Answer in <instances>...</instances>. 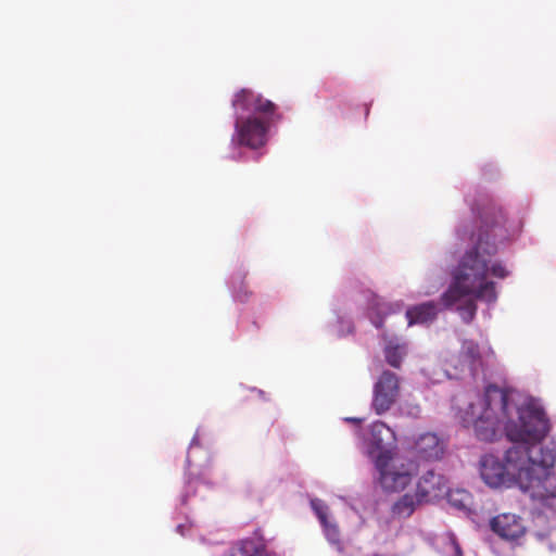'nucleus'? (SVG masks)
Returning <instances> with one entry per match:
<instances>
[{"instance_id":"nucleus-1","label":"nucleus","mask_w":556,"mask_h":556,"mask_svg":"<svg viewBox=\"0 0 556 556\" xmlns=\"http://www.w3.org/2000/svg\"><path fill=\"white\" fill-rule=\"evenodd\" d=\"M460 419L464 427L473 428L481 441H493L503 426L508 440L515 443L506 451L504 463L494 455L482 457L480 475L488 485L516 484L529 493L535 506L556 511V489L551 488L546 477L556 463V447L541 443L548 432L543 410L530 405L518 407L507 390L489 384L482 397L460 410Z\"/></svg>"},{"instance_id":"nucleus-2","label":"nucleus","mask_w":556,"mask_h":556,"mask_svg":"<svg viewBox=\"0 0 556 556\" xmlns=\"http://www.w3.org/2000/svg\"><path fill=\"white\" fill-rule=\"evenodd\" d=\"M477 230L470 233L473 247L462 258L453 274V282L441 295L443 308H451L460 299L471 295L458 307L465 323H470L477 313L476 300L493 303L497 299L495 283L486 280L489 271L494 277L505 278L508 271L501 263H491L497 252V240L505 238L506 217L501 206L493 200L481 198L472 207Z\"/></svg>"},{"instance_id":"nucleus-3","label":"nucleus","mask_w":556,"mask_h":556,"mask_svg":"<svg viewBox=\"0 0 556 556\" xmlns=\"http://www.w3.org/2000/svg\"><path fill=\"white\" fill-rule=\"evenodd\" d=\"M374 464L379 472L380 486L389 493L405 490L418 473V465L414 460L394 456L392 451L378 454Z\"/></svg>"},{"instance_id":"nucleus-4","label":"nucleus","mask_w":556,"mask_h":556,"mask_svg":"<svg viewBox=\"0 0 556 556\" xmlns=\"http://www.w3.org/2000/svg\"><path fill=\"white\" fill-rule=\"evenodd\" d=\"M232 108L235 110L251 111L254 116L267 124H273L277 115V105L262 94L254 93L251 89L243 88L239 90L232 99Z\"/></svg>"},{"instance_id":"nucleus-5","label":"nucleus","mask_w":556,"mask_h":556,"mask_svg":"<svg viewBox=\"0 0 556 556\" xmlns=\"http://www.w3.org/2000/svg\"><path fill=\"white\" fill-rule=\"evenodd\" d=\"M400 393V380L396 374L384 370L374 384L371 406L376 414L382 415L388 412Z\"/></svg>"},{"instance_id":"nucleus-6","label":"nucleus","mask_w":556,"mask_h":556,"mask_svg":"<svg viewBox=\"0 0 556 556\" xmlns=\"http://www.w3.org/2000/svg\"><path fill=\"white\" fill-rule=\"evenodd\" d=\"M236 131L239 143L250 149H258L267 141V132L270 124L251 115L245 118H237Z\"/></svg>"},{"instance_id":"nucleus-7","label":"nucleus","mask_w":556,"mask_h":556,"mask_svg":"<svg viewBox=\"0 0 556 556\" xmlns=\"http://www.w3.org/2000/svg\"><path fill=\"white\" fill-rule=\"evenodd\" d=\"M448 486L442 475L433 470L427 471L417 482L418 501L429 503L447 493Z\"/></svg>"},{"instance_id":"nucleus-8","label":"nucleus","mask_w":556,"mask_h":556,"mask_svg":"<svg viewBox=\"0 0 556 556\" xmlns=\"http://www.w3.org/2000/svg\"><path fill=\"white\" fill-rule=\"evenodd\" d=\"M410 450L421 460H439L444 454V442L433 432H426L414 441Z\"/></svg>"},{"instance_id":"nucleus-9","label":"nucleus","mask_w":556,"mask_h":556,"mask_svg":"<svg viewBox=\"0 0 556 556\" xmlns=\"http://www.w3.org/2000/svg\"><path fill=\"white\" fill-rule=\"evenodd\" d=\"M394 443L395 434L383 421H375L370 425L368 455L372 460L378 454L391 451L389 447Z\"/></svg>"},{"instance_id":"nucleus-10","label":"nucleus","mask_w":556,"mask_h":556,"mask_svg":"<svg viewBox=\"0 0 556 556\" xmlns=\"http://www.w3.org/2000/svg\"><path fill=\"white\" fill-rule=\"evenodd\" d=\"M491 529L505 540H517L526 532V527L519 516L515 514H501L492 518Z\"/></svg>"},{"instance_id":"nucleus-11","label":"nucleus","mask_w":556,"mask_h":556,"mask_svg":"<svg viewBox=\"0 0 556 556\" xmlns=\"http://www.w3.org/2000/svg\"><path fill=\"white\" fill-rule=\"evenodd\" d=\"M441 301H428L408 307L405 314L408 326H413L415 324L425 325L432 323L437 319L439 313L441 312Z\"/></svg>"},{"instance_id":"nucleus-12","label":"nucleus","mask_w":556,"mask_h":556,"mask_svg":"<svg viewBox=\"0 0 556 556\" xmlns=\"http://www.w3.org/2000/svg\"><path fill=\"white\" fill-rule=\"evenodd\" d=\"M424 502L418 501V494L416 491L414 495L407 493L394 503L392 513L397 517L407 518L415 511L416 506Z\"/></svg>"},{"instance_id":"nucleus-13","label":"nucleus","mask_w":556,"mask_h":556,"mask_svg":"<svg viewBox=\"0 0 556 556\" xmlns=\"http://www.w3.org/2000/svg\"><path fill=\"white\" fill-rule=\"evenodd\" d=\"M405 353L406 352H405L404 345L389 344L384 349L386 361L390 366H392L394 368H400Z\"/></svg>"},{"instance_id":"nucleus-14","label":"nucleus","mask_w":556,"mask_h":556,"mask_svg":"<svg viewBox=\"0 0 556 556\" xmlns=\"http://www.w3.org/2000/svg\"><path fill=\"white\" fill-rule=\"evenodd\" d=\"M534 535L535 539L549 551H556V527L538 530Z\"/></svg>"},{"instance_id":"nucleus-15","label":"nucleus","mask_w":556,"mask_h":556,"mask_svg":"<svg viewBox=\"0 0 556 556\" xmlns=\"http://www.w3.org/2000/svg\"><path fill=\"white\" fill-rule=\"evenodd\" d=\"M448 497V502L456 508L465 509L468 507L471 496L465 490H456L445 494Z\"/></svg>"},{"instance_id":"nucleus-16","label":"nucleus","mask_w":556,"mask_h":556,"mask_svg":"<svg viewBox=\"0 0 556 556\" xmlns=\"http://www.w3.org/2000/svg\"><path fill=\"white\" fill-rule=\"evenodd\" d=\"M462 353L471 362H476L480 358L479 345L472 340L464 341Z\"/></svg>"},{"instance_id":"nucleus-17","label":"nucleus","mask_w":556,"mask_h":556,"mask_svg":"<svg viewBox=\"0 0 556 556\" xmlns=\"http://www.w3.org/2000/svg\"><path fill=\"white\" fill-rule=\"evenodd\" d=\"M312 507H313L314 511L316 513L321 525L324 527H327L328 526V519H327L328 507H327V505L323 501L314 500V501H312Z\"/></svg>"},{"instance_id":"nucleus-18","label":"nucleus","mask_w":556,"mask_h":556,"mask_svg":"<svg viewBox=\"0 0 556 556\" xmlns=\"http://www.w3.org/2000/svg\"><path fill=\"white\" fill-rule=\"evenodd\" d=\"M324 528H325L326 534L330 541H332V542L339 541V531L334 525H331L328 522V526L324 527Z\"/></svg>"},{"instance_id":"nucleus-19","label":"nucleus","mask_w":556,"mask_h":556,"mask_svg":"<svg viewBox=\"0 0 556 556\" xmlns=\"http://www.w3.org/2000/svg\"><path fill=\"white\" fill-rule=\"evenodd\" d=\"M551 470H552V469H548V470H547V476H546V477H547V480H548V483H549L551 488L556 489V484H554V482H553V481L551 480V478H549ZM536 508L541 509V510H542V513L556 514V511H551V510H548L547 508L542 507V506H536Z\"/></svg>"},{"instance_id":"nucleus-20","label":"nucleus","mask_w":556,"mask_h":556,"mask_svg":"<svg viewBox=\"0 0 556 556\" xmlns=\"http://www.w3.org/2000/svg\"><path fill=\"white\" fill-rule=\"evenodd\" d=\"M371 321L375 325V327H377V328H381L382 325H383V318L381 316H377L375 318H371Z\"/></svg>"},{"instance_id":"nucleus-21","label":"nucleus","mask_w":556,"mask_h":556,"mask_svg":"<svg viewBox=\"0 0 556 556\" xmlns=\"http://www.w3.org/2000/svg\"><path fill=\"white\" fill-rule=\"evenodd\" d=\"M363 418H356V417H346L344 418V421L346 422H352V424H355V425H361L363 422Z\"/></svg>"},{"instance_id":"nucleus-22","label":"nucleus","mask_w":556,"mask_h":556,"mask_svg":"<svg viewBox=\"0 0 556 556\" xmlns=\"http://www.w3.org/2000/svg\"><path fill=\"white\" fill-rule=\"evenodd\" d=\"M453 546H454V548L456 551V556H463L459 546L456 543H453Z\"/></svg>"}]
</instances>
